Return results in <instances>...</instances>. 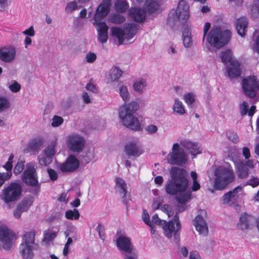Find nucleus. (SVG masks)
<instances>
[{"instance_id": "58", "label": "nucleus", "mask_w": 259, "mask_h": 259, "mask_svg": "<svg viewBox=\"0 0 259 259\" xmlns=\"http://www.w3.org/2000/svg\"><path fill=\"white\" fill-rule=\"evenodd\" d=\"M161 209L162 211L165 212L168 217H170L172 215L171 213V207L170 205L167 204H164L163 206H162Z\"/></svg>"}, {"instance_id": "29", "label": "nucleus", "mask_w": 259, "mask_h": 259, "mask_svg": "<svg viewBox=\"0 0 259 259\" xmlns=\"http://www.w3.org/2000/svg\"><path fill=\"white\" fill-rule=\"evenodd\" d=\"M125 149L126 154L129 156L138 157L143 153V150L134 143H129Z\"/></svg>"}, {"instance_id": "33", "label": "nucleus", "mask_w": 259, "mask_h": 259, "mask_svg": "<svg viewBox=\"0 0 259 259\" xmlns=\"http://www.w3.org/2000/svg\"><path fill=\"white\" fill-rule=\"evenodd\" d=\"M128 7V4L125 0H117L115 3V10L118 12H125Z\"/></svg>"}, {"instance_id": "7", "label": "nucleus", "mask_w": 259, "mask_h": 259, "mask_svg": "<svg viewBox=\"0 0 259 259\" xmlns=\"http://www.w3.org/2000/svg\"><path fill=\"white\" fill-rule=\"evenodd\" d=\"M123 28V29L117 27L111 28L112 35L117 38L120 45L123 44L125 39L129 40L132 39L138 29V25L134 23H125Z\"/></svg>"}, {"instance_id": "5", "label": "nucleus", "mask_w": 259, "mask_h": 259, "mask_svg": "<svg viewBox=\"0 0 259 259\" xmlns=\"http://www.w3.org/2000/svg\"><path fill=\"white\" fill-rule=\"evenodd\" d=\"M231 36L230 30L222 31L220 26H213L205 37L211 46L219 49L229 42Z\"/></svg>"}, {"instance_id": "9", "label": "nucleus", "mask_w": 259, "mask_h": 259, "mask_svg": "<svg viewBox=\"0 0 259 259\" xmlns=\"http://www.w3.org/2000/svg\"><path fill=\"white\" fill-rule=\"evenodd\" d=\"M242 85L243 93L248 97L254 98L259 93L258 81L254 76L244 78Z\"/></svg>"}, {"instance_id": "19", "label": "nucleus", "mask_w": 259, "mask_h": 259, "mask_svg": "<svg viewBox=\"0 0 259 259\" xmlns=\"http://www.w3.org/2000/svg\"><path fill=\"white\" fill-rule=\"evenodd\" d=\"M68 146L74 152H80L84 146L83 138L78 135H71L68 138Z\"/></svg>"}, {"instance_id": "23", "label": "nucleus", "mask_w": 259, "mask_h": 259, "mask_svg": "<svg viewBox=\"0 0 259 259\" xmlns=\"http://www.w3.org/2000/svg\"><path fill=\"white\" fill-rule=\"evenodd\" d=\"M128 13L130 16L136 22L141 23L145 20L146 13L143 9L138 8H131Z\"/></svg>"}, {"instance_id": "44", "label": "nucleus", "mask_w": 259, "mask_h": 259, "mask_svg": "<svg viewBox=\"0 0 259 259\" xmlns=\"http://www.w3.org/2000/svg\"><path fill=\"white\" fill-rule=\"evenodd\" d=\"M79 213L76 209H74L73 210H68L65 212V217L67 219L76 220L79 219Z\"/></svg>"}, {"instance_id": "6", "label": "nucleus", "mask_w": 259, "mask_h": 259, "mask_svg": "<svg viewBox=\"0 0 259 259\" xmlns=\"http://www.w3.org/2000/svg\"><path fill=\"white\" fill-rule=\"evenodd\" d=\"M214 175L215 178L213 188L217 190H224L235 179L233 170L223 166L217 167L214 171Z\"/></svg>"}, {"instance_id": "24", "label": "nucleus", "mask_w": 259, "mask_h": 259, "mask_svg": "<svg viewBox=\"0 0 259 259\" xmlns=\"http://www.w3.org/2000/svg\"><path fill=\"white\" fill-rule=\"evenodd\" d=\"M36 231L32 230L24 233L22 237V242L21 245H28L38 247V244L35 242Z\"/></svg>"}, {"instance_id": "8", "label": "nucleus", "mask_w": 259, "mask_h": 259, "mask_svg": "<svg viewBox=\"0 0 259 259\" xmlns=\"http://www.w3.org/2000/svg\"><path fill=\"white\" fill-rule=\"evenodd\" d=\"M188 156L178 143L173 144L171 151L167 155L168 162L172 165L182 166L186 164Z\"/></svg>"}, {"instance_id": "59", "label": "nucleus", "mask_w": 259, "mask_h": 259, "mask_svg": "<svg viewBox=\"0 0 259 259\" xmlns=\"http://www.w3.org/2000/svg\"><path fill=\"white\" fill-rule=\"evenodd\" d=\"M152 222L156 225H161L165 223V221L160 219L156 214L152 216Z\"/></svg>"}, {"instance_id": "21", "label": "nucleus", "mask_w": 259, "mask_h": 259, "mask_svg": "<svg viewBox=\"0 0 259 259\" xmlns=\"http://www.w3.org/2000/svg\"><path fill=\"white\" fill-rule=\"evenodd\" d=\"M248 25V20L245 16L241 17L236 20V29L237 33L242 37H244L246 35Z\"/></svg>"}, {"instance_id": "37", "label": "nucleus", "mask_w": 259, "mask_h": 259, "mask_svg": "<svg viewBox=\"0 0 259 259\" xmlns=\"http://www.w3.org/2000/svg\"><path fill=\"white\" fill-rule=\"evenodd\" d=\"M146 85L147 83L146 80L144 79H141L136 81L134 83L133 88L136 92L140 94H142L144 91Z\"/></svg>"}, {"instance_id": "32", "label": "nucleus", "mask_w": 259, "mask_h": 259, "mask_svg": "<svg viewBox=\"0 0 259 259\" xmlns=\"http://www.w3.org/2000/svg\"><path fill=\"white\" fill-rule=\"evenodd\" d=\"M172 109L174 112L180 115H183L185 113L184 106L182 102L178 98H176L175 100Z\"/></svg>"}, {"instance_id": "56", "label": "nucleus", "mask_w": 259, "mask_h": 259, "mask_svg": "<svg viewBox=\"0 0 259 259\" xmlns=\"http://www.w3.org/2000/svg\"><path fill=\"white\" fill-rule=\"evenodd\" d=\"M142 219L146 224L148 226H150L151 222L149 219V213L146 210H143Z\"/></svg>"}, {"instance_id": "34", "label": "nucleus", "mask_w": 259, "mask_h": 259, "mask_svg": "<svg viewBox=\"0 0 259 259\" xmlns=\"http://www.w3.org/2000/svg\"><path fill=\"white\" fill-rule=\"evenodd\" d=\"M110 22L114 24H121L125 20V17L119 14H111L108 17Z\"/></svg>"}, {"instance_id": "60", "label": "nucleus", "mask_w": 259, "mask_h": 259, "mask_svg": "<svg viewBox=\"0 0 259 259\" xmlns=\"http://www.w3.org/2000/svg\"><path fill=\"white\" fill-rule=\"evenodd\" d=\"M48 172L49 175L50 179L53 180H56L58 178V175L57 172L53 169L48 168Z\"/></svg>"}, {"instance_id": "48", "label": "nucleus", "mask_w": 259, "mask_h": 259, "mask_svg": "<svg viewBox=\"0 0 259 259\" xmlns=\"http://www.w3.org/2000/svg\"><path fill=\"white\" fill-rule=\"evenodd\" d=\"M64 121L63 118L58 115H55L52 118L51 125L53 127H58L61 125Z\"/></svg>"}, {"instance_id": "3", "label": "nucleus", "mask_w": 259, "mask_h": 259, "mask_svg": "<svg viewBox=\"0 0 259 259\" xmlns=\"http://www.w3.org/2000/svg\"><path fill=\"white\" fill-rule=\"evenodd\" d=\"M139 107V104L136 101H132L120 107L119 117L125 126L135 131L141 129L138 119L134 115Z\"/></svg>"}, {"instance_id": "42", "label": "nucleus", "mask_w": 259, "mask_h": 259, "mask_svg": "<svg viewBox=\"0 0 259 259\" xmlns=\"http://www.w3.org/2000/svg\"><path fill=\"white\" fill-rule=\"evenodd\" d=\"M183 44L185 47H190L192 44V41L191 37V33L188 31H185L183 33Z\"/></svg>"}, {"instance_id": "43", "label": "nucleus", "mask_w": 259, "mask_h": 259, "mask_svg": "<svg viewBox=\"0 0 259 259\" xmlns=\"http://www.w3.org/2000/svg\"><path fill=\"white\" fill-rule=\"evenodd\" d=\"M184 100L187 105L191 108L194 107L193 103L195 102L194 95L192 93L185 94L184 96Z\"/></svg>"}, {"instance_id": "54", "label": "nucleus", "mask_w": 259, "mask_h": 259, "mask_svg": "<svg viewBox=\"0 0 259 259\" xmlns=\"http://www.w3.org/2000/svg\"><path fill=\"white\" fill-rule=\"evenodd\" d=\"M145 131L149 134L152 135L156 133L157 132L158 127L157 126L155 125L150 124L146 127Z\"/></svg>"}, {"instance_id": "12", "label": "nucleus", "mask_w": 259, "mask_h": 259, "mask_svg": "<svg viewBox=\"0 0 259 259\" xmlns=\"http://www.w3.org/2000/svg\"><path fill=\"white\" fill-rule=\"evenodd\" d=\"M21 186L18 183H12L3 190V200L6 203L16 201L21 195Z\"/></svg>"}, {"instance_id": "46", "label": "nucleus", "mask_w": 259, "mask_h": 259, "mask_svg": "<svg viewBox=\"0 0 259 259\" xmlns=\"http://www.w3.org/2000/svg\"><path fill=\"white\" fill-rule=\"evenodd\" d=\"M78 8V6L76 2L74 1L70 2L67 4L65 8V12L67 13H71Z\"/></svg>"}, {"instance_id": "17", "label": "nucleus", "mask_w": 259, "mask_h": 259, "mask_svg": "<svg viewBox=\"0 0 259 259\" xmlns=\"http://www.w3.org/2000/svg\"><path fill=\"white\" fill-rule=\"evenodd\" d=\"M16 56V49L12 46L4 47L0 49V60L3 62L11 63Z\"/></svg>"}, {"instance_id": "62", "label": "nucleus", "mask_w": 259, "mask_h": 259, "mask_svg": "<svg viewBox=\"0 0 259 259\" xmlns=\"http://www.w3.org/2000/svg\"><path fill=\"white\" fill-rule=\"evenodd\" d=\"M252 16L256 17L259 15V6L256 4L253 5L251 8Z\"/></svg>"}, {"instance_id": "27", "label": "nucleus", "mask_w": 259, "mask_h": 259, "mask_svg": "<svg viewBox=\"0 0 259 259\" xmlns=\"http://www.w3.org/2000/svg\"><path fill=\"white\" fill-rule=\"evenodd\" d=\"M227 72L231 78L238 77L241 73L239 63L237 61H233L230 66L227 67Z\"/></svg>"}, {"instance_id": "28", "label": "nucleus", "mask_w": 259, "mask_h": 259, "mask_svg": "<svg viewBox=\"0 0 259 259\" xmlns=\"http://www.w3.org/2000/svg\"><path fill=\"white\" fill-rule=\"evenodd\" d=\"M252 221V218L250 215H248L246 213H243L240 217L237 227L241 230H247L249 228Z\"/></svg>"}, {"instance_id": "18", "label": "nucleus", "mask_w": 259, "mask_h": 259, "mask_svg": "<svg viewBox=\"0 0 259 259\" xmlns=\"http://www.w3.org/2000/svg\"><path fill=\"white\" fill-rule=\"evenodd\" d=\"M79 162L73 155H70L65 162L60 165V169L63 172H71L79 167Z\"/></svg>"}, {"instance_id": "13", "label": "nucleus", "mask_w": 259, "mask_h": 259, "mask_svg": "<svg viewBox=\"0 0 259 259\" xmlns=\"http://www.w3.org/2000/svg\"><path fill=\"white\" fill-rule=\"evenodd\" d=\"M180 229L181 224L177 214L174 216L172 221H169L163 226L165 235L168 238H170L174 235L176 243H178L179 241V235L178 232Z\"/></svg>"}, {"instance_id": "52", "label": "nucleus", "mask_w": 259, "mask_h": 259, "mask_svg": "<svg viewBox=\"0 0 259 259\" xmlns=\"http://www.w3.org/2000/svg\"><path fill=\"white\" fill-rule=\"evenodd\" d=\"M240 113L242 115H245L247 114L248 110V103L244 101L239 106Z\"/></svg>"}, {"instance_id": "16", "label": "nucleus", "mask_w": 259, "mask_h": 259, "mask_svg": "<svg viewBox=\"0 0 259 259\" xmlns=\"http://www.w3.org/2000/svg\"><path fill=\"white\" fill-rule=\"evenodd\" d=\"M180 146H181L184 150L188 151L192 156V158H194L196 155L201 153L202 149L198 145L194 142L188 140L182 139L180 140Z\"/></svg>"}, {"instance_id": "45", "label": "nucleus", "mask_w": 259, "mask_h": 259, "mask_svg": "<svg viewBox=\"0 0 259 259\" xmlns=\"http://www.w3.org/2000/svg\"><path fill=\"white\" fill-rule=\"evenodd\" d=\"M42 145V141L40 139L32 141L29 145L30 149L33 151H37L39 150Z\"/></svg>"}, {"instance_id": "57", "label": "nucleus", "mask_w": 259, "mask_h": 259, "mask_svg": "<svg viewBox=\"0 0 259 259\" xmlns=\"http://www.w3.org/2000/svg\"><path fill=\"white\" fill-rule=\"evenodd\" d=\"M163 202V199L161 198H157L155 199L152 204V207L154 209H157L159 208L160 206Z\"/></svg>"}, {"instance_id": "47", "label": "nucleus", "mask_w": 259, "mask_h": 259, "mask_svg": "<svg viewBox=\"0 0 259 259\" xmlns=\"http://www.w3.org/2000/svg\"><path fill=\"white\" fill-rule=\"evenodd\" d=\"M226 135L228 139L233 142L236 143L239 142V137L236 133L232 131H228Z\"/></svg>"}, {"instance_id": "64", "label": "nucleus", "mask_w": 259, "mask_h": 259, "mask_svg": "<svg viewBox=\"0 0 259 259\" xmlns=\"http://www.w3.org/2000/svg\"><path fill=\"white\" fill-rule=\"evenodd\" d=\"M253 51H255L259 54V35L257 37L254 44L251 47Z\"/></svg>"}, {"instance_id": "1", "label": "nucleus", "mask_w": 259, "mask_h": 259, "mask_svg": "<svg viewBox=\"0 0 259 259\" xmlns=\"http://www.w3.org/2000/svg\"><path fill=\"white\" fill-rule=\"evenodd\" d=\"M171 178L165 186V191L170 195H179L176 197L177 200L183 204L191 198V193L186 191L189 186L187 179V172L183 168L172 167L169 170Z\"/></svg>"}, {"instance_id": "53", "label": "nucleus", "mask_w": 259, "mask_h": 259, "mask_svg": "<svg viewBox=\"0 0 259 259\" xmlns=\"http://www.w3.org/2000/svg\"><path fill=\"white\" fill-rule=\"evenodd\" d=\"M250 185L253 188L256 187L259 185V179L254 177L249 179L244 186Z\"/></svg>"}, {"instance_id": "25", "label": "nucleus", "mask_w": 259, "mask_h": 259, "mask_svg": "<svg viewBox=\"0 0 259 259\" xmlns=\"http://www.w3.org/2000/svg\"><path fill=\"white\" fill-rule=\"evenodd\" d=\"M116 188L117 192L120 194L123 199V202L127 204L128 199L127 198L126 185L125 181L120 178H117L116 179Z\"/></svg>"}, {"instance_id": "22", "label": "nucleus", "mask_w": 259, "mask_h": 259, "mask_svg": "<svg viewBox=\"0 0 259 259\" xmlns=\"http://www.w3.org/2000/svg\"><path fill=\"white\" fill-rule=\"evenodd\" d=\"M117 245L118 248L125 252V254L132 252L133 246L130 239L127 237H119L117 240Z\"/></svg>"}, {"instance_id": "63", "label": "nucleus", "mask_w": 259, "mask_h": 259, "mask_svg": "<svg viewBox=\"0 0 259 259\" xmlns=\"http://www.w3.org/2000/svg\"><path fill=\"white\" fill-rule=\"evenodd\" d=\"M189 259H202L199 253L196 251L190 252Z\"/></svg>"}, {"instance_id": "49", "label": "nucleus", "mask_w": 259, "mask_h": 259, "mask_svg": "<svg viewBox=\"0 0 259 259\" xmlns=\"http://www.w3.org/2000/svg\"><path fill=\"white\" fill-rule=\"evenodd\" d=\"M10 106L9 101L5 97H0V113Z\"/></svg>"}, {"instance_id": "4", "label": "nucleus", "mask_w": 259, "mask_h": 259, "mask_svg": "<svg viewBox=\"0 0 259 259\" xmlns=\"http://www.w3.org/2000/svg\"><path fill=\"white\" fill-rule=\"evenodd\" d=\"M189 17V6L184 0H181L177 9L170 11L167 19V24L171 28L178 27Z\"/></svg>"}, {"instance_id": "40", "label": "nucleus", "mask_w": 259, "mask_h": 259, "mask_svg": "<svg viewBox=\"0 0 259 259\" xmlns=\"http://www.w3.org/2000/svg\"><path fill=\"white\" fill-rule=\"evenodd\" d=\"M120 96L124 102H127L130 99V94L126 86L122 85L119 88Z\"/></svg>"}, {"instance_id": "10", "label": "nucleus", "mask_w": 259, "mask_h": 259, "mask_svg": "<svg viewBox=\"0 0 259 259\" xmlns=\"http://www.w3.org/2000/svg\"><path fill=\"white\" fill-rule=\"evenodd\" d=\"M36 167V163L34 162L27 163L22 176L23 181L30 186L35 187L38 184Z\"/></svg>"}, {"instance_id": "11", "label": "nucleus", "mask_w": 259, "mask_h": 259, "mask_svg": "<svg viewBox=\"0 0 259 259\" xmlns=\"http://www.w3.org/2000/svg\"><path fill=\"white\" fill-rule=\"evenodd\" d=\"M243 187L244 186H238L233 190L225 193L221 198L223 203L232 206L240 202L244 195Z\"/></svg>"}, {"instance_id": "15", "label": "nucleus", "mask_w": 259, "mask_h": 259, "mask_svg": "<svg viewBox=\"0 0 259 259\" xmlns=\"http://www.w3.org/2000/svg\"><path fill=\"white\" fill-rule=\"evenodd\" d=\"M13 235L12 232L5 226H0V242L5 250H9L13 246Z\"/></svg>"}, {"instance_id": "14", "label": "nucleus", "mask_w": 259, "mask_h": 259, "mask_svg": "<svg viewBox=\"0 0 259 259\" xmlns=\"http://www.w3.org/2000/svg\"><path fill=\"white\" fill-rule=\"evenodd\" d=\"M235 166L237 177L241 179H246L249 176V168H253L254 163L251 159L239 160L235 162Z\"/></svg>"}, {"instance_id": "51", "label": "nucleus", "mask_w": 259, "mask_h": 259, "mask_svg": "<svg viewBox=\"0 0 259 259\" xmlns=\"http://www.w3.org/2000/svg\"><path fill=\"white\" fill-rule=\"evenodd\" d=\"M10 90L13 93L18 92L21 88V85L16 81H13V83L9 87Z\"/></svg>"}, {"instance_id": "31", "label": "nucleus", "mask_w": 259, "mask_h": 259, "mask_svg": "<svg viewBox=\"0 0 259 259\" xmlns=\"http://www.w3.org/2000/svg\"><path fill=\"white\" fill-rule=\"evenodd\" d=\"M33 202L32 197L24 198L16 206L21 210V211L26 212L32 205Z\"/></svg>"}, {"instance_id": "50", "label": "nucleus", "mask_w": 259, "mask_h": 259, "mask_svg": "<svg viewBox=\"0 0 259 259\" xmlns=\"http://www.w3.org/2000/svg\"><path fill=\"white\" fill-rule=\"evenodd\" d=\"M24 168V161H18L14 168V173L15 175L20 174Z\"/></svg>"}, {"instance_id": "30", "label": "nucleus", "mask_w": 259, "mask_h": 259, "mask_svg": "<svg viewBox=\"0 0 259 259\" xmlns=\"http://www.w3.org/2000/svg\"><path fill=\"white\" fill-rule=\"evenodd\" d=\"M122 70L117 67H112L109 74L108 82H112L118 80L122 75Z\"/></svg>"}, {"instance_id": "41", "label": "nucleus", "mask_w": 259, "mask_h": 259, "mask_svg": "<svg viewBox=\"0 0 259 259\" xmlns=\"http://www.w3.org/2000/svg\"><path fill=\"white\" fill-rule=\"evenodd\" d=\"M57 236V233L52 230L46 231L44 233L43 242L49 243L52 241Z\"/></svg>"}, {"instance_id": "35", "label": "nucleus", "mask_w": 259, "mask_h": 259, "mask_svg": "<svg viewBox=\"0 0 259 259\" xmlns=\"http://www.w3.org/2000/svg\"><path fill=\"white\" fill-rule=\"evenodd\" d=\"M57 143L56 140H54L51 143V144L45 148L43 151V153L53 158V156L56 153L55 147L57 146Z\"/></svg>"}, {"instance_id": "39", "label": "nucleus", "mask_w": 259, "mask_h": 259, "mask_svg": "<svg viewBox=\"0 0 259 259\" xmlns=\"http://www.w3.org/2000/svg\"><path fill=\"white\" fill-rule=\"evenodd\" d=\"M39 163L41 165L48 166L50 164L53 160L50 156H48L46 154L42 153L37 157Z\"/></svg>"}, {"instance_id": "55", "label": "nucleus", "mask_w": 259, "mask_h": 259, "mask_svg": "<svg viewBox=\"0 0 259 259\" xmlns=\"http://www.w3.org/2000/svg\"><path fill=\"white\" fill-rule=\"evenodd\" d=\"M97 58V56L96 54L94 53H88L85 55V59L89 63H93Z\"/></svg>"}, {"instance_id": "38", "label": "nucleus", "mask_w": 259, "mask_h": 259, "mask_svg": "<svg viewBox=\"0 0 259 259\" xmlns=\"http://www.w3.org/2000/svg\"><path fill=\"white\" fill-rule=\"evenodd\" d=\"M158 4L155 0H147L145 4L146 10L151 13L158 8Z\"/></svg>"}, {"instance_id": "2", "label": "nucleus", "mask_w": 259, "mask_h": 259, "mask_svg": "<svg viewBox=\"0 0 259 259\" xmlns=\"http://www.w3.org/2000/svg\"><path fill=\"white\" fill-rule=\"evenodd\" d=\"M110 5V0H103L96 9L94 18L93 24L96 26L98 31V40L102 44L107 40L108 26L105 22L101 21L107 15Z\"/></svg>"}, {"instance_id": "26", "label": "nucleus", "mask_w": 259, "mask_h": 259, "mask_svg": "<svg viewBox=\"0 0 259 259\" xmlns=\"http://www.w3.org/2000/svg\"><path fill=\"white\" fill-rule=\"evenodd\" d=\"M38 248L37 247L20 245L19 252L23 259H32L34 256L33 250Z\"/></svg>"}, {"instance_id": "36", "label": "nucleus", "mask_w": 259, "mask_h": 259, "mask_svg": "<svg viewBox=\"0 0 259 259\" xmlns=\"http://www.w3.org/2000/svg\"><path fill=\"white\" fill-rule=\"evenodd\" d=\"M232 53L230 50H227L225 51H223L221 53V58L222 62L226 64L228 63L232 62Z\"/></svg>"}, {"instance_id": "20", "label": "nucleus", "mask_w": 259, "mask_h": 259, "mask_svg": "<svg viewBox=\"0 0 259 259\" xmlns=\"http://www.w3.org/2000/svg\"><path fill=\"white\" fill-rule=\"evenodd\" d=\"M200 213L197 215L194 220V225L196 230L200 234L206 235L208 233V227L206 223L204 220L202 215H205V210H200Z\"/></svg>"}, {"instance_id": "61", "label": "nucleus", "mask_w": 259, "mask_h": 259, "mask_svg": "<svg viewBox=\"0 0 259 259\" xmlns=\"http://www.w3.org/2000/svg\"><path fill=\"white\" fill-rule=\"evenodd\" d=\"M167 52L168 54L171 57H173L174 55H176L177 51L176 49V46L174 44H171L167 49Z\"/></svg>"}]
</instances>
